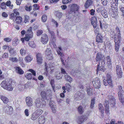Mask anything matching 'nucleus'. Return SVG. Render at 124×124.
I'll return each mask as SVG.
<instances>
[{"label": "nucleus", "instance_id": "nucleus-1", "mask_svg": "<svg viewBox=\"0 0 124 124\" xmlns=\"http://www.w3.org/2000/svg\"><path fill=\"white\" fill-rule=\"evenodd\" d=\"M35 103V106L38 108H43L46 105V102L42 100L41 98H39L36 99Z\"/></svg>", "mask_w": 124, "mask_h": 124}, {"label": "nucleus", "instance_id": "nucleus-2", "mask_svg": "<svg viewBox=\"0 0 124 124\" xmlns=\"http://www.w3.org/2000/svg\"><path fill=\"white\" fill-rule=\"evenodd\" d=\"M96 61L100 64V62L101 64L104 65L105 63V58L104 56L102 55L100 52L97 53L96 58Z\"/></svg>", "mask_w": 124, "mask_h": 124}, {"label": "nucleus", "instance_id": "nucleus-3", "mask_svg": "<svg viewBox=\"0 0 124 124\" xmlns=\"http://www.w3.org/2000/svg\"><path fill=\"white\" fill-rule=\"evenodd\" d=\"M96 11L98 13H99L100 11L101 15L104 18L108 17V15L107 11L103 6H101L98 7Z\"/></svg>", "mask_w": 124, "mask_h": 124}, {"label": "nucleus", "instance_id": "nucleus-4", "mask_svg": "<svg viewBox=\"0 0 124 124\" xmlns=\"http://www.w3.org/2000/svg\"><path fill=\"white\" fill-rule=\"evenodd\" d=\"M107 81H106L103 77V83L105 86H107L108 84L110 86L112 87L113 86V84L112 83V80L111 78V77L110 75L108 74H107L106 75Z\"/></svg>", "mask_w": 124, "mask_h": 124}, {"label": "nucleus", "instance_id": "nucleus-5", "mask_svg": "<svg viewBox=\"0 0 124 124\" xmlns=\"http://www.w3.org/2000/svg\"><path fill=\"white\" fill-rule=\"evenodd\" d=\"M3 109L5 113L7 114L11 115L13 113V108L8 105L4 106L3 107Z\"/></svg>", "mask_w": 124, "mask_h": 124}, {"label": "nucleus", "instance_id": "nucleus-6", "mask_svg": "<svg viewBox=\"0 0 124 124\" xmlns=\"http://www.w3.org/2000/svg\"><path fill=\"white\" fill-rule=\"evenodd\" d=\"M45 69L47 72L50 71V73H52L54 72V63H50L49 64L45 65Z\"/></svg>", "mask_w": 124, "mask_h": 124}, {"label": "nucleus", "instance_id": "nucleus-7", "mask_svg": "<svg viewBox=\"0 0 124 124\" xmlns=\"http://www.w3.org/2000/svg\"><path fill=\"white\" fill-rule=\"evenodd\" d=\"M94 87L97 89H99L101 86V84L99 78H94L92 81Z\"/></svg>", "mask_w": 124, "mask_h": 124}, {"label": "nucleus", "instance_id": "nucleus-8", "mask_svg": "<svg viewBox=\"0 0 124 124\" xmlns=\"http://www.w3.org/2000/svg\"><path fill=\"white\" fill-rule=\"evenodd\" d=\"M88 118L87 115H84L78 117L76 119L77 123L79 124H81L85 121H86Z\"/></svg>", "mask_w": 124, "mask_h": 124}, {"label": "nucleus", "instance_id": "nucleus-9", "mask_svg": "<svg viewBox=\"0 0 124 124\" xmlns=\"http://www.w3.org/2000/svg\"><path fill=\"white\" fill-rule=\"evenodd\" d=\"M83 94L80 92L78 91L74 95V99L76 101L80 100L83 97Z\"/></svg>", "mask_w": 124, "mask_h": 124}, {"label": "nucleus", "instance_id": "nucleus-10", "mask_svg": "<svg viewBox=\"0 0 124 124\" xmlns=\"http://www.w3.org/2000/svg\"><path fill=\"white\" fill-rule=\"evenodd\" d=\"M45 52V54L48 57L47 58L49 60L52 59V54L51 53V48H47Z\"/></svg>", "mask_w": 124, "mask_h": 124}, {"label": "nucleus", "instance_id": "nucleus-11", "mask_svg": "<svg viewBox=\"0 0 124 124\" xmlns=\"http://www.w3.org/2000/svg\"><path fill=\"white\" fill-rule=\"evenodd\" d=\"M26 105L29 107L32 106L33 105L32 99L30 97H28L26 98Z\"/></svg>", "mask_w": 124, "mask_h": 124}, {"label": "nucleus", "instance_id": "nucleus-12", "mask_svg": "<svg viewBox=\"0 0 124 124\" xmlns=\"http://www.w3.org/2000/svg\"><path fill=\"white\" fill-rule=\"evenodd\" d=\"M48 41L47 36L46 34H43L41 37V41L43 44H46Z\"/></svg>", "mask_w": 124, "mask_h": 124}, {"label": "nucleus", "instance_id": "nucleus-13", "mask_svg": "<svg viewBox=\"0 0 124 124\" xmlns=\"http://www.w3.org/2000/svg\"><path fill=\"white\" fill-rule=\"evenodd\" d=\"M97 17L96 15L93 17L91 19V22L92 25L93 26L94 28H95L97 27V19L96 17Z\"/></svg>", "mask_w": 124, "mask_h": 124}, {"label": "nucleus", "instance_id": "nucleus-14", "mask_svg": "<svg viewBox=\"0 0 124 124\" xmlns=\"http://www.w3.org/2000/svg\"><path fill=\"white\" fill-rule=\"evenodd\" d=\"M114 39L115 42V46H119V43L121 40V38L120 36V38L118 37L116 35H114Z\"/></svg>", "mask_w": 124, "mask_h": 124}, {"label": "nucleus", "instance_id": "nucleus-15", "mask_svg": "<svg viewBox=\"0 0 124 124\" xmlns=\"http://www.w3.org/2000/svg\"><path fill=\"white\" fill-rule=\"evenodd\" d=\"M116 72L118 77L119 78L121 77L122 74L121 69L118 66H117L116 68Z\"/></svg>", "mask_w": 124, "mask_h": 124}, {"label": "nucleus", "instance_id": "nucleus-16", "mask_svg": "<svg viewBox=\"0 0 124 124\" xmlns=\"http://www.w3.org/2000/svg\"><path fill=\"white\" fill-rule=\"evenodd\" d=\"M108 97L109 98L108 101L109 104H111L112 107L114 106L115 104V100L114 97L112 96H110Z\"/></svg>", "mask_w": 124, "mask_h": 124}, {"label": "nucleus", "instance_id": "nucleus-17", "mask_svg": "<svg viewBox=\"0 0 124 124\" xmlns=\"http://www.w3.org/2000/svg\"><path fill=\"white\" fill-rule=\"evenodd\" d=\"M37 60L38 64H40L42 63L43 60L42 58V55L39 53H38L36 54Z\"/></svg>", "mask_w": 124, "mask_h": 124}, {"label": "nucleus", "instance_id": "nucleus-18", "mask_svg": "<svg viewBox=\"0 0 124 124\" xmlns=\"http://www.w3.org/2000/svg\"><path fill=\"white\" fill-rule=\"evenodd\" d=\"M62 50L61 48V47H58V49H57V54L58 55H60V60L62 62V64L64 65L65 64L64 62V60H63L62 57L63 56V54L60 51H61Z\"/></svg>", "mask_w": 124, "mask_h": 124}, {"label": "nucleus", "instance_id": "nucleus-19", "mask_svg": "<svg viewBox=\"0 0 124 124\" xmlns=\"http://www.w3.org/2000/svg\"><path fill=\"white\" fill-rule=\"evenodd\" d=\"M79 8V6L77 5L76 4H73L71 5V10L73 12L75 11H76V12H75V13H78L77 11Z\"/></svg>", "mask_w": 124, "mask_h": 124}, {"label": "nucleus", "instance_id": "nucleus-20", "mask_svg": "<svg viewBox=\"0 0 124 124\" xmlns=\"http://www.w3.org/2000/svg\"><path fill=\"white\" fill-rule=\"evenodd\" d=\"M103 65H102L101 64H99L97 66V67L96 69V70L97 72H99L100 71H104L105 70V69L104 67L103 66Z\"/></svg>", "mask_w": 124, "mask_h": 124}, {"label": "nucleus", "instance_id": "nucleus-21", "mask_svg": "<svg viewBox=\"0 0 124 124\" xmlns=\"http://www.w3.org/2000/svg\"><path fill=\"white\" fill-rule=\"evenodd\" d=\"M8 50L11 54L13 55L15 53V51L14 50V48L13 47L11 46H8Z\"/></svg>", "mask_w": 124, "mask_h": 124}, {"label": "nucleus", "instance_id": "nucleus-22", "mask_svg": "<svg viewBox=\"0 0 124 124\" xmlns=\"http://www.w3.org/2000/svg\"><path fill=\"white\" fill-rule=\"evenodd\" d=\"M0 99L4 104H7L8 102V99L4 96L0 95Z\"/></svg>", "mask_w": 124, "mask_h": 124}, {"label": "nucleus", "instance_id": "nucleus-23", "mask_svg": "<svg viewBox=\"0 0 124 124\" xmlns=\"http://www.w3.org/2000/svg\"><path fill=\"white\" fill-rule=\"evenodd\" d=\"M38 121L39 124H43L45 122V118L44 116H41L38 118Z\"/></svg>", "mask_w": 124, "mask_h": 124}, {"label": "nucleus", "instance_id": "nucleus-24", "mask_svg": "<svg viewBox=\"0 0 124 124\" xmlns=\"http://www.w3.org/2000/svg\"><path fill=\"white\" fill-rule=\"evenodd\" d=\"M92 3L93 1L91 0H87L84 5L85 8H88L92 4Z\"/></svg>", "mask_w": 124, "mask_h": 124}, {"label": "nucleus", "instance_id": "nucleus-25", "mask_svg": "<svg viewBox=\"0 0 124 124\" xmlns=\"http://www.w3.org/2000/svg\"><path fill=\"white\" fill-rule=\"evenodd\" d=\"M12 82L9 81V82L8 83V85H7L6 88L5 89L9 91H12L13 88L12 86Z\"/></svg>", "mask_w": 124, "mask_h": 124}, {"label": "nucleus", "instance_id": "nucleus-26", "mask_svg": "<svg viewBox=\"0 0 124 124\" xmlns=\"http://www.w3.org/2000/svg\"><path fill=\"white\" fill-rule=\"evenodd\" d=\"M64 77L66 81L69 82L71 83L73 81V79L72 78L68 75L67 74L65 75Z\"/></svg>", "mask_w": 124, "mask_h": 124}, {"label": "nucleus", "instance_id": "nucleus-27", "mask_svg": "<svg viewBox=\"0 0 124 124\" xmlns=\"http://www.w3.org/2000/svg\"><path fill=\"white\" fill-rule=\"evenodd\" d=\"M102 38L101 35L98 34L96 37V41L98 42H101L102 41Z\"/></svg>", "mask_w": 124, "mask_h": 124}, {"label": "nucleus", "instance_id": "nucleus-28", "mask_svg": "<svg viewBox=\"0 0 124 124\" xmlns=\"http://www.w3.org/2000/svg\"><path fill=\"white\" fill-rule=\"evenodd\" d=\"M9 82V81H3L0 84L1 86L2 87L5 89L6 88L7 85H8Z\"/></svg>", "mask_w": 124, "mask_h": 124}, {"label": "nucleus", "instance_id": "nucleus-29", "mask_svg": "<svg viewBox=\"0 0 124 124\" xmlns=\"http://www.w3.org/2000/svg\"><path fill=\"white\" fill-rule=\"evenodd\" d=\"M32 28L31 27L28 29L27 31L28 36L30 38H32L33 37V33L32 31Z\"/></svg>", "mask_w": 124, "mask_h": 124}, {"label": "nucleus", "instance_id": "nucleus-30", "mask_svg": "<svg viewBox=\"0 0 124 124\" xmlns=\"http://www.w3.org/2000/svg\"><path fill=\"white\" fill-rule=\"evenodd\" d=\"M86 90L87 93L89 95L91 96L93 94L92 89L89 86H87Z\"/></svg>", "mask_w": 124, "mask_h": 124}, {"label": "nucleus", "instance_id": "nucleus-31", "mask_svg": "<svg viewBox=\"0 0 124 124\" xmlns=\"http://www.w3.org/2000/svg\"><path fill=\"white\" fill-rule=\"evenodd\" d=\"M39 117L43 113V111L40 109H38L34 112Z\"/></svg>", "mask_w": 124, "mask_h": 124}, {"label": "nucleus", "instance_id": "nucleus-32", "mask_svg": "<svg viewBox=\"0 0 124 124\" xmlns=\"http://www.w3.org/2000/svg\"><path fill=\"white\" fill-rule=\"evenodd\" d=\"M39 117L34 112L31 115V119L33 120H35L37 119Z\"/></svg>", "mask_w": 124, "mask_h": 124}, {"label": "nucleus", "instance_id": "nucleus-33", "mask_svg": "<svg viewBox=\"0 0 124 124\" xmlns=\"http://www.w3.org/2000/svg\"><path fill=\"white\" fill-rule=\"evenodd\" d=\"M32 59V58L30 55H28L24 58V60L26 62H30Z\"/></svg>", "mask_w": 124, "mask_h": 124}, {"label": "nucleus", "instance_id": "nucleus-34", "mask_svg": "<svg viewBox=\"0 0 124 124\" xmlns=\"http://www.w3.org/2000/svg\"><path fill=\"white\" fill-rule=\"evenodd\" d=\"M41 96L42 97L45 99H48V97L46 95V92L44 91H42L41 93Z\"/></svg>", "mask_w": 124, "mask_h": 124}, {"label": "nucleus", "instance_id": "nucleus-35", "mask_svg": "<svg viewBox=\"0 0 124 124\" xmlns=\"http://www.w3.org/2000/svg\"><path fill=\"white\" fill-rule=\"evenodd\" d=\"M18 61L19 62V63L22 67H25V65L24 63L23 62V59L22 57H19L18 59Z\"/></svg>", "mask_w": 124, "mask_h": 124}, {"label": "nucleus", "instance_id": "nucleus-36", "mask_svg": "<svg viewBox=\"0 0 124 124\" xmlns=\"http://www.w3.org/2000/svg\"><path fill=\"white\" fill-rule=\"evenodd\" d=\"M84 110V108L81 105L78 108V111L79 113L81 114H82L83 113Z\"/></svg>", "mask_w": 124, "mask_h": 124}, {"label": "nucleus", "instance_id": "nucleus-37", "mask_svg": "<svg viewBox=\"0 0 124 124\" xmlns=\"http://www.w3.org/2000/svg\"><path fill=\"white\" fill-rule=\"evenodd\" d=\"M19 42L17 38H15L13 41V45L14 46H16L17 45Z\"/></svg>", "mask_w": 124, "mask_h": 124}, {"label": "nucleus", "instance_id": "nucleus-38", "mask_svg": "<svg viewBox=\"0 0 124 124\" xmlns=\"http://www.w3.org/2000/svg\"><path fill=\"white\" fill-rule=\"evenodd\" d=\"M16 69L18 73L20 74H22L23 73L24 71H23L19 67H16Z\"/></svg>", "mask_w": 124, "mask_h": 124}, {"label": "nucleus", "instance_id": "nucleus-39", "mask_svg": "<svg viewBox=\"0 0 124 124\" xmlns=\"http://www.w3.org/2000/svg\"><path fill=\"white\" fill-rule=\"evenodd\" d=\"M25 85V86L23 85L19 84L18 85V87L20 91H22L23 90V89H24V87H26V86H27L26 84ZM27 87V86H26V87Z\"/></svg>", "mask_w": 124, "mask_h": 124}, {"label": "nucleus", "instance_id": "nucleus-40", "mask_svg": "<svg viewBox=\"0 0 124 124\" xmlns=\"http://www.w3.org/2000/svg\"><path fill=\"white\" fill-rule=\"evenodd\" d=\"M116 33L115 35H117L118 37H119L120 38V36H121V34L120 33V31L119 30V28L118 27H116Z\"/></svg>", "mask_w": 124, "mask_h": 124}, {"label": "nucleus", "instance_id": "nucleus-41", "mask_svg": "<svg viewBox=\"0 0 124 124\" xmlns=\"http://www.w3.org/2000/svg\"><path fill=\"white\" fill-rule=\"evenodd\" d=\"M10 61L14 62H17L18 61V58L16 57H12L9 59Z\"/></svg>", "mask_w": 124, "mask_h": 124}, {"label": "nucleus", "instance_id": "nucleus-42", "mask_svg": "<svg viewBox=\"0 0 124 124\" xmlns=\"http://www.w3.org/2000/svg\"><path fill=\"white\" fill-rule=\"evenodd\" d=\"M25 77L28 79H31L32 78V75L31 73L26 74L25 75Z\"/></svg>", "mask_w": 124, "mask_h": 124}, {"label": "nucleus", "instance_id": "nucleus-43", "mask_svg": "<svg viewBox=\"0 0 124 124\" xmlns=\"http://www.w3.org/2000/svg\"><path fill=\"white\" fill-rule=\"evenodd\" d=\"M95 99L94 98H93L92 99L91 102L90 108H93L94 107V104L95 102Z\"/></svg>", "mask_w": 124, "mask_h": 124}, {"label": "nucleus", "instance_id": "nucleus-44", "mask_svg": "<svg viewBox=\"0 0 124 124\" xmlns=\"http://www.w3.org/2000/svg\"><path fill=\"white\" fill-rule=\"evenodd\" d=\"M99 109L100 111L102 114L104 113L103 107L101 104L100 103L99 105Z\"/></svg>", "mask_w": 124, "mask_h": 124}, {"label": "nucleus", "instance_id": "nucleus-45", "mask_svg": "<svg viewBox=\"0 0 124 124\" xmlns=\"http://www.w3.org/2000/svg\"><path fill=\"white\" fill-rule=\"evenodd\" d=\"M66 89L68 92L71 91V87L69 84H66Z\"/></svg>", "mask_w": 124, "mask_h": 124}, {"label": "nucleus", "instance_id": "nucleus-46", "mask_svg": "<svg viewBox=\"0 0 124 124\" xmlns=\"http://www.w3.org/2000/svg\"><path fill=\"white\" fill-rule=\"evenodd\" d=\"M111 3V7L112 8H115L116 7V3H115V2L113 1H111L110 2Z\"/></svg>", "mask_w": 124, "mask_h": 124}, {"label": "nucleus", "instance_id": "nucleus-47", "mask_svg": "<svg viewBox=\"0 0 124 124\" xmlns=\"http://www.w3.org/2000/svg\"><path fill=\"white\" fill-rule=\"evenodd\" d=\"M62 74L60 72H58L56 76V78L57 79H60L62 78Z\"/></svg>", "mask_w": 124, "mask_h": 124}, {"label": "nucleus", "instance_id": "nucleus-48", "mask_svg": "<svg viewBox=\"0 0 124 124\" xmlns=\"http://www.w3.org/2000/svg\"><path fill=\"white\" fill-rule=\"evenodd\" d=\"M20 53L22 56H24L26 53L25 50L23 48H22L20 50Z\"/></svg>", "mask_w": 124, "mask_h": 124}, {"label": "nucleus", "instance_id": "nucleus-49", "mask_svg": "<svg viewBox=\"0 0 124 124\" xmlns=\"http://www.w3.org/2000/svg\"><path fill=\"white\" fill-rule=\"evenodd\" d=\"M29 46L32 48H34L36 46V45L33 41H30L29 43Z\"/></svg>", "mask_w": 124, "mask_h": 124}, {"label": "nucleus", "instance_id": "nucleus-50", "mask_svg": "<svg viewBox=\"0 0 124 124\" xmlns=\"http://www.w3.org/2000/svg\"><path fill=\"white\" fill-rule=\"evenodd\" d=\"M123 90H120L118 92V94L119 98L124 97L123 94Z\"/></svg>", "mask_w": 124, "mask_h": 124}, {"label": "nucleus", "instance_id": "nucleus-51", "mask_svg": "<svg viewBox=\"0 0 124 124\" xmlns=\"http://www.w3.org/2000/svg\"><path fill=\"white\" fill-rule=\"evenodd\" d=\"M22 19L21 17H18L16 18V21L17 23H19L21 22Z\"/></svg>", "mask_w": 124, "mask_h": 124}, {"label": "nucleus", "instance_id": "nucleus-52", "mask_svg": "<svg viewBox=\"0 0 124 124\" xmlns=\"http://www.w3.org/2000/svg\"><path fill=\"white\" fill-rule=\"evenodd\" d=\"M51 108L52 112L53 113H55L56 112V106L55 105H53V106L50 107Z\"/></svg>", "mask_w": 124, "mask_h": 124}, {"label": "nucleus", "instance_id": "nucleus-53", "mask_svg": "<svg viewBox=\"0 0 124 124\" xmlns=\"http://www.w3.org/2000/svg\"><path fill=\"white\" fill-rule=\"evenodd\" d=\"M25 8L26 11H30L32 9V7L31 6L26 5L25 6Z\"/></svg>", "mask_w": 124, "mask_h": 124}, {"label": "nucleus", "instance_id": "nucleus-54", "mask_svg": "<svg viewBox=\"0 0 124 124\" xmlns=\"http://www.w3.org/2000/svg\"><path fill=\"white\" fill-rule=\"evenodd\" d=\"M62 13L59 11H57L56 12V16L59 18H60L62 16Z\"/></svg>", "mask_w": 124, "mask_h": 124}, {"label": "nucleus", "instance_id": "nucleus-55", "mask_svg": "<svg viewBox=\"0 0 124 124\" xmlns=\"http://www.w3.org/2000/svg\"><path fill=\"white\" fill-rule=\"evenodd\" d=\"M47 19V16L46 15H43L41 17V20L43 22H45L46 21Z\"/></svg>", "mask_w": 124, "mask_h": 124}, {"label": "nucleus", "instance_id": "nucleus-56", "mask_svg": "<svg viewBox=\"0 0 124 124\" xmlns=\"http://www.w3.org/2000/svg\"><path fill=\"white\" fill-rule=\"evenodd\" d=\"M15 14H16L17 15H18L19 14V12L16 11H15L14 13H12L11 14V18L12 19H13V18H14L15 17V16L14 15Z\"/></svg>", "mask_w": 124, "mask_h": 124}, {"label": "nucleus", "instance_id": "nucleus-57", "mask_svg": "<svg viewBox=\"0 0 124 124\" xmlns=\"http://www.w3.org/2000/svg\"><path fill=\"white\" fill-rule=\"evenodd\" d=\"M54 79H52L50 81L51 84L52 85V88L54 91V92H55V91L54 90Z\"/></svg>", "mask_w": 124, "mask_h": 124}, {"label": "nucleus", "instance_id": "nucleus-58", "mask_svg": "<svg viewBox=\"0 0 124 124\" xmlns=\"http://www.w3.org/2000/svg\"><path fill=\"white\" fill-rule=\"evenodd\" d=\"M29 17L28 16L26 15L25 16L24 22L25 23L28 22L29 21Z\"/></svg>", "mask_w": 124, "mask_h": 124}, {"label": "nucleus", "instance_id": "nucleus-59", "mask_svg": "<svg viewBox=\"0 0 124 124\" xmlns=\"http://www.w3.org/2000/svg\"><path fill=\"white\" fill-rule=\"evenodd\" d=\"M109 101L108 100H106L104 103V105L105 107H109Z\"/></svg>", "mask_w": 124, "mask_h": 124}, {"label": "nucleus", "instance_id": "nucleus-60", "mask_svg": "<svg viewBox=\"0 0 124 124\" xmlns=\"http://www.w3.org/2000/svg\"><path fill=\"white\" fill-rule=\"evenodd\" d=\"M29 110L27 109H25L24 111V113L25 115L27 116H28L29 115Z\"/></svg>", "mask_w": 124, "mask_h": 124}, {"label": "nucleus", "instance_id": "nucleus-61", "mask_svg": "<svg viewBox=\"0 0 124 124\" xmlns=\"http://www.w3.org/2000/svg\"><path fill=\"white\" fill-rule=\"evenodd\" d=\"M43 31L42 30H38L37 32V35L38 36H39L41 35L43 33Z\"/></svg>", "mask_w": 124, "mask_h": 124}, {"label": "nucleus", "instance_id": "nucleus-62", "mask_svg": "<svg viewBox=\"0 0 124 124\" xmlns=\"http://www.w3.org/2000/svg\"><path fill=\"white\" fill-rule=\"evenodd\" d=\"M4 40L5 41L8 42H10L11 40V39L8 37L5 38Z\"/></svg>", "mask_w": 124, "mask_h": 124}, {"label": "nucleus", "instance_id": "nucleus-63", "mask_svg": "<svg viewBox=\"0 0 124 124\" xmlns=\"http://www.w3.org/2000/svg\"><path fill=\"white\" fill-rule=\"evenodd\" d=\"M102 4L106 6L107 3V0H101Z\"/></svg>", "mask_w": 124, "mask_h": 124}, {"label": "nucleus", "instance_id": "nucleus-64", "mask_svg": "<svg viewBox=\"0 0 124 124\" xmlns=\"http://www.w3.org/2000/svg\"><path fill=\"white\" fill-rule=\"evenodd\" d=\"M119 99L121 102L122 103V105H124V98L122 97L119 98Z\"/></svg>", "mask_w": 124, "mask_h": 124}]
</instances>
